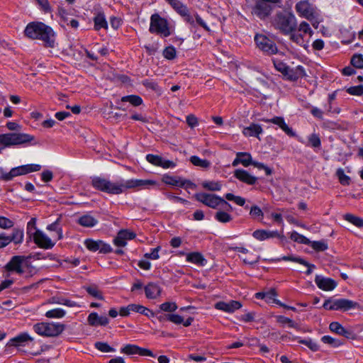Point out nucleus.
Listing matches in <instances>:
<instances>
[{
  "label": "nucleus",
  "mask_w": 363,
  "mask_h": 363,
  "mask_svg": "<svg viewBox=\"0 0 363 363\" xmlns=\"http://www.w3.org/2000/svg\"><path fill=\"white\" fill-rule=\"evenodd\" d=\"M154 184L155 182L148 179H131L113 182L102 177L91 178V186L95 189L110 195H118L125 193L127 189L144 188Z\"/></svg>",
  "instance_id": "nucleus-1"
},
{
  "label": "nucleus",
  "mask_w": 363,
  "mask_h": 363,
  "mask_svg": "<svg viewBox=\"0 0 363 363\" xmlns=\"http://www.w3.org/2000/svg\"><path fill=\"white\" fill-rule=\"evenodd\" d=\"M30 256L14 255L4 266L6 272L22 276L24 278H31L35 276L38 269L33 265Z\"/></svg>",
  "instance_id": "nucleus-2"
},
{
  "label": "nucleus",
  "mask_w": 363,
  "mask_h": 363,
  "mask_svg": "<svg viewBox=\"0 0 363 363\" xmlns=\"http://www.w3.org/2000/svg\"><path fill=\"white\" fill-rule=\"evenodd\" d=\"M25 35L31 39L40 40L45 47L54 48L55 33L52 28L42 22H31L24 30Z\"/></svg>",
  "instance_id": "nucleus-3"
},
{
  "label": "nucleus",
  "mask_w": 363,
  "mask_h": 363,
  "mask_svg": "<svg viewBox=\"0 0 363 363\" xmlns=\"http://www.w3.org/2000/svg\"><path fill=\"white\" fill-rule=\"evenodd\" d=\"M33 328L40 336L57 337L65 330V325L55 322H41L35 324Z\"/></svg>",
  "instance_id": "nucleus-4"
},
{
  "label": "nucleus",
  "mask_w": 363,
  "mask_h": 363,
  "mask_svg": "<svg viewBox=\"0 0 363 363\" xmlns=\"http://www.w3.org/2000/svg\"><path fill=\"white\" fill-rule=\"evenodd\" d=\"M274 26L284 34H289L296 30V21L292 13L279 12L274 18Z\"/></svg>",
  "instance_id": "nucleus-5"
},
{
  "label": "nucleus",
  "mask_w": 363,
  "mask_h": 363,
  "mask_svg": "<svg viewBox=\"0 0 363 363\" xmlns=\"http://www.w3.org/2000/svg\"><path fill=\"white\" fill-rule=\"evenodd\" d=\"M41 165L37 164H29L21 165L12 168L10 172H4V169L0 168L2 180L8 182L12 180L14 177L25 175L30 172L40 171Z\"/></svg>",
  "instance_id": "nucleus-6"
},
{
  "label": "nucleus",
  "mask_w": 363,
  "mask_h": 363,
  "mask_svg": "<svg viewBox=\"0 0 363 363\" xmlns=\"http://www.w3.org/2000/svg\"><path fill=\"white\" fill-rule=\"evenodd\" d=\"M149 31L163 37H168L171 35L167 20L161 17L158 13H153L151 16Z\"/></svg>",
  "instance_id": "nucleus-7"
},
{
  "label": "nucleus",
  "mask_w": 363,
  "mask_h": 363,
  "mask_svg": "<svg viewBox=\"0 0 363 363\" xmlns=\"http://www.w3.org/2000/svg\"><path fill=\"white\" fill-rule=\"evenodd\" d=\"M254 40L257 47L264 54L272 55L278 52V48L274 40L266 35L257 33Z\"/></svg>",
  "instance_id": "nucleus-8"
},
{
  "label": "nucleus",
  "mask_w": 363,
  "mask_h": 363,
  "mask_svg": "<svg viewBox=\"0 0 363 363\" xmlns=\"http://www.w3.org/2000/svg\"><path fill=\"white\" fill-rule=\"evenodd\" d=\"M269 3L263 0L257 1L252 7L251 13L260 20H265L273 10V7Z\"/></svg>",
  "instance_id": "nucleus-9"
},
{
  "label": "nucleus",
  "mask_w": 363,
  "mask_h": 363,
  "mask_svg": "<svg viewBox=\"0 0 363 363\" xmlns=\"http://www.w3.org/2000/svg\"><path fill=\"white\" fill-rule=\"evenodd\" d=\"M85 247L91 252L99 251L100 253L107 254L112 252L113 249L110 245L101 240H94L91 238L84 240Z\"/></svg>",
  "instance_id": "nucleus-10"
},
{
  "label": "nucleus",
  "mask_w": 363,
  "mask_h": 363,
  "mask_svg": "<svg viewBox=\"0 0 363 363\" xmlns=\"http://www.w3.org/2000/svg\"><path fill=\"white\" fill-rule=\"evenodd\" d=\"M195 198L198 201L211 208H217L220 205L221 197L216 194L197 193L195 194Z\"/></svg>",
  "instance_id": "nucleus-11"
},
{
  "label": "nucleus",
  "mask_w": 363,
  "mask_h": 363,
  "mask_svg": "<svg viewBox=\"0 0 363 363\" xmlns=\"http://www.w3.org/2000/svg\"><path fill=\"white\" fill-rule=\"evenodd\" d=\"M32 237L35 244L40 248L52 249L55 245V242H52L47 235L40 230H35Z\"/></svg>",
  "instance_id": "nucleus-12"
},
{
  "label": "nucleus",
  "mask_w": 363,
  "mask_h": 363,
  "mask_svg": "<svg viewBox=\"0 0 363 363\" xmlns=\"http://www.w3.org/2000/svg\"><path fill=\"white\" fill-rule=\"evenodd\" d=\"M121 352L128 355L138 354L140 356L155 357L151 350L131 344H128L122 347L121 349Z\"/></svg>",
  "instance_id": "nucleus-13"
},
{
  "label": "nucleus",
  "mask_w": 363,
  "mask_h": 363,
  "mask_svg": "<svg viewBox=\"0 0 363 363\" xmlns=\"http://www.w3.org/2000/svg\"><path fill=\"white\" fill-rule=\"evenodd\" d=\"M259 121L265 122V123H271L274 125H277L279 128H281L287 135L289 137H295L296 133L291 128H290L285 122V120L283 117L281 116H275L272 118H261Z\"/></svg>",
  "instance_id": "nucleus-14"
},
{
  "label": "nucleus",
  "mask_w": 363,
  "mask_h": 363,
  "mask_svg": "<svg viewBox=\"0 0 363 363\" xmlns=\"http://www.w3.org/2000/svg\"><path fill=\"white\" fill-rule=\"evenodd\" d=\"M163 182L169 185L186 187L187 189H193L195 187V184L191 181L183 179L178 177L164 176L163 177Z\"/></svg>",
  "instance_id": "nucleus-15"
},
{
  "label": "nucleus",
  "mask_w": 363,
  "mask_h": 363,
  "mask_svg": "<svg viewBox=\"0 0 363 363\" xmlns=\"http://www.w3.org/2000/svg\"><path fill=\"white\" fill-rule=\"evenodd\" d=\"M315 283L320 289L323 291H332L337 285V282L334 279L323 277L320 275L315 276Z\"/></svg>",
  "instance_id": "nucleus-16"
},
{
  "label": "nucleus",
  "mask_w": 363,
  "mask_h": 363,
  "mask_svg": "<svg viewBox=\"0 0 363 363\" xmlns=\"http://www.w3.org/2000/svg\"><path fill=\"white\" fill-rule=\"evenodd\" d=\"M334 303L335 311H347L359 306L357 302L346 298L334 299Z\"/></svg>",
  "instance_id": "nucleus-17"
},
{
  "label": "nucleus",
  "mask_w": 363,
  "mask_h": 363,
  "mask_svg": "<svg viewBox=\"0 0 363 363\" xmlns=\"http://www.w3.org/2000/svg\"><path fill=\"white\" fill-rule=\"evenodd\" d=\"M234 177L239 181L248 185L255 184L258 179L257 177L250 174L247 171L242 169H235Z\"/></svg>",
  "instance_id": "nucleus-18"
},
{
  "label": "nucleus",
  "mask_w": 363,
  "mask_h": 363,
  "mask_svg": "<svg viewBox=\"0 0 363 363\" xmlns=\"http://www.w3.org/2000/svg\"><path fill=\"white\" fill-rule=\"evenodd\" d=\"M33 338L28 333H21L11 339L9 345L15 347L26 346L28 342H33Z\"/></svg>",
  "instance_id": "nucleus-19"
},
{
  "label": "nucleus",
  "mask_w": 363,
  "mask_h": 363,
  "mask_svg": "<svg viewBox=\"0 0 363 363\" xmlns=\"http://www.w3.org/2000/svg\"><path fill=\"white\" fill-rule=\"evenodd\" d=\"M242 304L237 301H230L228 303L224 301H219L216 303L215 307L216 309L221 310L228 313H233L235 310L240 308Z\"/></svg>",
  "instance_id": "nucleus-20"
},
{
  "label": "nucleus",
  "mask_w": 363,
  "mask_h": 363,
  "mask_svg": "<svg viewBox=\"0 0 363 363\" xmlns=\"http://www.w3.org/2000/svg\"><path fill=\"white\" fill-rule=\"evenodd\" d=\"M252 236L260 241L265 240L269 238H284L283 235H281L278 231H269L265 230H255L252 233Z\"/></svg>",
  "instance_id": "nucleus-21"
},
{
  "label": "nucleus",
  "mask_w": 363,
  "mask_h": 363,
  "mask_svg": "<svg viewBox=\"0 0 363 363\" xmlns=\"http://www.w3.org/2000/svg\"><path fill=\"white\" fill-rule=\"evenodd\" d=\"M87 321L89 325L93 327L99 325L106 326L109 323V320L106 316H99L96 312H92L89 315Z\"/></svg>",
  "instance_id": "nucleus-22"
},
{
  "label": "nucleus",
  "mask_w": 363,
  "mask_h": 363,
  "mask_svg": "<svg viewBox=\"0 0 363 363\" xmlns=\"http://www.w3.org/2000/svg\"><path fill=\"white\" fill-rule=\"evenodd\" d=\"M245 137H255L259 139V135L263 133V129L259 124L251 123L249 126L245 127L242 130Z\"/></svg>",
  "instance_id": "nucleus-23"
},
{
  "label": "nucleus",
  "mask_w": 363,
  "mask_h": 363,
  "mask_svg": "<svg viewBox=\"0 0 363 363\" xmlns=\"http://www.w3.org/2000/svg\"><path fill=\"white\" fill-rule=\"evenodd\" d=\"M252 156L248 152H238L236 158L233 160L232 165L236 167L239 164H242L244 167H248L252 164Z\"/></svg>",
  "instance_id": "nucleus-24"
},
{
  "label": "nucleus",
  "mask_w": 363,
  "mask_h": 363,
  "mask_svg": "<svg viewBox=\"0 0 363 363\" xmlns=\"http://www.w3.org/2000/svg\"><path fill=\"white\" fill-rule=\"evenodd\" d=\"M186 260L188 262L195 264L200 267H203L207 263V260L204 258L203 255L199 252L188 253Z\"/></svg>",
  "instance_id": "nucleus-25"
},
{
  "label": "nucleus",
  "mask_w": 363,
  "mask_h": 363,
  "mask_svg": "<svg viewBox=\"0 0 363 363\" xmlns=\"http://www.w3.org/2000/svg\"><path fill=\"white\" fill-rule=\"evenodd\" d=\"M305 75L306 73L304 68L301 65H298L294 69H291L289 67L288 70L284 76L291 81H296Z\"/></svg>",
  "instance_id": "nucleus-26"
},
{
  "label": "nucleus",
  "mask_w": 363,
  "mask_h": 363,
  "mask_svg": "<svg viewBox=\"0 0 363 363\" xmlns=\"http://www.w3.org/2000/svg\"><path fill=\"white\" fill-rule=\"evenodd\" d=\"M162 289L159 285L155 283H149L145 287V296L147 298L155 299L160 296Z\"/></svg>",
  "instance_id": "nucleus-27"
},
{
  "label": "nucleus",
  "mask_w": 363,
  "mask_h": 363,
  "mask_svg": "<svg viewBox=\"0 0 363 363\" xmlns=\"http://www.w3.org/2000/svg\"><path fill=\"white\" fill-rule=\"evenodd\" d=\"M77 223L84 228H92L98 223V220L91 214L86 213L79 217Z\"/></svg>",
  "instance_id": "nucleus-28"
},
{
  "label": "nucleus",
  "mask_w": 363,
  "mask_h": 363,
  "mask_svg": "<svg viewBox=\"0 0 363 363\" xmlns=\"http://www.w3.org/2000/svg\"><path fill=\"white\" fill-rule=\"evenodd\" d=\"M281 259L284 260V261L294 262H296V263H298L300 264H302V265H304V266L307 267L308 269L306 272V274L307 275L311 274L312 273V269L315 268V265L314 264H310L309 262H308L305 259H302L301 257H298L284 256V257H281Z\"/></svg>",
  "instance_id": "nucleus-29"
},
{
  "label": "nucleus",
  "mask_w": 363,
  "mask_h": 363,
  "mask_svg": "<svg viewBox=\"0 0 363 363\" xmlns=\"http://www.w3.org/2000/svg\"><path fill=\"white\" fill-rule=\"evenodd\" d=\"M289 338L291 340H297L298 343L306 345L313 352H317L319 350V345L311 338L301 339L300 337L297 336H292Z\"/></svg>",
  "instance_id": "nucleus-30"
},
{
  "label": "nucleus",
  "mask_w": 363,
  "mask_h": 363,
  "mask_svg": "<svg viewBox=\"0 0 363 363\" xmlns=\"http://www.w3.org/2000/svg\"><path fill=\"white\" fill-rule=\"evenodd\" d=\"M94 29L99 30L101 28L108 29V23L103 12H99L94 17Z\"/></svg>",
  "instance_id": "nucleus-31"
},
{
  "label": "nucleus",
  "mask_w": 363,
  "mask_h": 363,
  "mask_svg": "<svg viewBox=\"0 0 363 363\" xmlns=\"http://www.w3.org/2000/svg\"><path fill=\"white\" fill-rule=\"evenodd\" d=\"M296 9L303 16H308L312 13L310 4L307 1H301L296 5Z\"/></svg>",
  "instance_id": "nucleus-32"
},
{
  "label": "nucleus",
  "mask_w": 363,
  "mask_h": 363,
  "mask_svg": "<svg viewBox=\"0 0 363 363\" xmlns=\"http://www.w3.org/2000/svg\"><path fill=\"white\" fill-rule=\"evenodd\" d=\"M9 237V244L13 242L14 244H20L23 240V230L18 228H14L12 231L11 235H7Z\"/></svg>",
  "instance_id": "nucleus-33"
},
{
  "label": "nucleus",
  "mask_w": 363,
  "mask_h": 363,
  "mask_svg": "<svg viewBox=\"0 0 363 363\" xmlns=\"http://www.w3.org/2000/svg\"><path fill=\"white\" fill-rule=\"evenodd\" d=\"M15 145L30 143L35 139L33 135L21 133H15Z\"/></svg>",
  "instance_id": "nucleus-34"
},
{
  "label": "nucleus",
  "mask_w": 363,
  "mask_h": 363,
  "mask_svg": "<svg viewBox=\"0 0 363 363\" xmlns=\"http://www.w3.org/2000/svg\"><path fill=\"white\" fill-rule=\"evenodd\" d=\"M121 102H128L133 106H139L143 104V99L138 95H127L121 99Z\"/></svg>",
  "instance_id": "nucleus-35"
},
{
  "label": "nucleus",
  "mask_w": 363,
  "mask_h": 363,
  "mask_svg": "<svg viewBox=\"0 0 363 363\" xmlns=\"http://www.w3.org/2000/svg\"><path fill=\"white\" fill-rule=\"evenodd\" d=\"M189 161L194 165L203 169H208L211 166V162L206 159H201L199 157L194 155L189 159Z\"/></svg>",
  "instance_id": "nucleus-36"
},
{
  "label": "nucleus",
  "mask_w": 363,
  "mask_h": 363,
  "mask_svg": "<svg viewBox=\"0 0 363 363\" xmlns=\"http://www.w3.org/2000/svg\"><path fill=\"white\" fill-rule=\"evenodd\" d=\"M15 133L0 135V144L5 146L15 145Z\"/></svg>",
  "instance_id": "nucleus-37"
},
{
  "label": "nucleus",
  "mask_w": 363,
  "mask_h": 363,
  "mask_svg": "<svg viewBox=\"0 0 363 363\" xmlns=\"http://www.w3.org/2000/svg\"><path fill=\"white\" fill-rule=\"evenodd\" d=\"M344 219L357 228H363V218L351 213L344 215Z\"/></svg>",
  "instance_id": "nucleus-38"
},
{
  "label": "nucleus",
  "mask_w": 363,
  "mask_h": 363,
  "mask_svg": "<svg viewBox=\"0 0 363 363\" xmlns=\"http://www.w3.org/2000/svg\"><path fill=\"white\" fill-rule=\"evenodd\" d=\"M84 289L86 292L92 297L99 300H104L102 292L99 289L97 286L90 285L84 287Z\"/></svg>",
  "instance_id": "nucleus-39"
},
{
  "label": "nucleus",
  "mask_w": 363,
  "mask_h": 363,
  "mask_svg": "<svg viewBox=\"0 0 363 363\" xmlns=\"http://www.w3.org/2000/svg\"><path fill=\"white\" fill-rule=\"evenodd\" d=\"M225 198L228 200L235 202L237 205L240 206H245V209H248V206H245V199L240 196H235L231 193H228L225 195Z\"/></svg>",
  "instance_id": "nucleus-40"
},
{
  "label": "nucleus",
  "mask_w": 363,
  "mask_h": 363,
  "mask_svg": "<svg viewBox=\"0 0 363 363\" xmlns=\"http://www.w3.org/2000/svg\"><path fill=\"white\" fill-rule=\"evenodd\" d=\"M336 176L340 183L343 186H348L350 184V177L345 174L343 169L339 168L336 171Z\"/></svg>",
  "instance_id": "nucleus-41"
},
{
  "label": "nucleus",
  "mask_w": 363,
  "mask_h": 363,
  "mask_svg": "<svg viewBox=\"0 0 363 363\" xmlns=\"http://www.w3.org/2000/svg\"><path fill=\"white\" fill-rule=\"evenodd\" d=\"M215 218L220 223H225L232 220L233 217L231 215L225 211H219L216 213Z\"/></svg>",
  "instance_id": "nucleus-42"
},
{
  "label": "nucleus",
  "mask_w": 363,
  "mask_h": 363,
  "mask_svg": "<svg viewBox=\"0 0 363 363\" xmlns=\"http://www.w3.org/2000/svg\"><path fill=\"white\" fill-rule=\"evenodd\" d=\"M65 311L62 308H55L45 313V316L48 318H60L65 315Z\"/></svg>",
  "instance_id": "nucleus-43"
},
{
  "label": "nucleus",
  "mask_w": 363,
  "mask_h": 363,
  "mask_svg": "<svg viewBox=\"0 0 363 363\" xmlns=\"http://www.w3.org/2000/svg\"><path fill=\"white\" fill-rule=\"evenodd\" d=\"M290 238L294 242H297L298 243L309 245L311 244V240L303 236V235L299 234L298 233L294 231L291 233Z\"/></svg>",
  "instance_id": "nucleus-44"
},
{
  "label": "nucleus",
  "mask_w": 363,
  "mask_h": 363,
  "mask_svg": "<svg viewBox=\"0 0 363 363\" xmlns=\"http://www.w3.org/2000/svg\"><path fill=\"white\" fill-rule=\"evenodd\" d=\"M277 321L281 324L285 325L287 324L289 328H298V325L293 320L290 319L284 315H277L276 316Z\"/></svg>",
  "instance_id": "nucleus-45"
},
{
  "label": "nucleus",
  "mask_w": 363,
  "mask_h": 363,
  "mask_svg": "<svg viewBox=\"0 0 363 363\" xmlns=\"http://www.w3.org/2000/svg\"><path fill=\"white\" fill-rule=\"evenodd\" d=\"M310 245L316 252H323L328 248V244L323 241H311Z\"/></svg>",
  "instance_id": "nucleus-46"
},
{
  "label": "nucleus",
  "mask_w": 363,
  "mask_h": 363,
  "mask_svg": "<svg viewBox=\"0 0 363 363\" xmlns=\"http://www.w3.org/2000/svg\"><path fill=\"white\" fill-rule=\"evenodd\" d=\"M351 65L358 69H363V55L361 54L354 55L350 60Z\"/></svg>",
  "instance_id": "nucleus-47"
},
{
  "label": "nucleus",
  "mask_w": 363,
  "mask_h": 363,
  "mask_svg": "<svg viewBox=\"0 0 363 363\" xmlns=\"http://www.w3.org/2000/svg\"><path fill=\"white\" fill-rule=\"evenodd\" d=\"M202 186L209 191H220L221 189V184L218 182H208L205 181L202 183Z\"/></svg>",
  "instance_id": "nucleus-48"
},
{
  "label": "nucleus",
  "mask_w": 363,
  "mask_h": 363,
  "mask_svg": "<svg viewBox=\"0 0 363 363\" xmlns=\"http://www.w3.org/2000/svg\"><path fill=\"white\" fill-rule=\"evenodd\" d=\"M273 64L275 69L277 71L280 72L282 74L285 75L289 68V66L286 63L283 62L280 60L274 59Z\"/></svg>",
  "instance_id": "nucleus-49"
},
{
  "label": "nucleus",
  "mask_w": 363,
  "mask_h": 363,
  "mask_svg": "<svg viewBox=\"0 0 363 363\" xmlns=\"http://www.w3.org/2000/svg\"><path fill=\"white\" fill-rule=\"evenodd\" d=\"M95 347L102 352H115V349L111 347L108 343L104 342H96L94 344Z\"/></svg>",
  "instance_id": "nucleus-50"
},
{
  "label": "nucleus",
  "mask_w": 363,
  "mask_h": 363,
  "mask_svg": "<svg viewBox=\"0 0 363 363\" xmlns=\"http://www.w3.org/2000/svg\"><path fill=\"white\" fill-rule=\"evenodd\" d=\"M177 308V305L174 302L167 301L160 305V309L165 312H174Z\"/></svg>",
  "instance_id": "nucleus-51"
},
{
  "label": "nucleus",
  "mask_w": 363,
  "mask_h": 363,
  "mask_svg": "<svg viewBox=\"0 0 363 363\" xmlns=\"http://www.w3.org/2000/svg\"><path fill=\"white\" fill-rule=\"evenodd\" d=\"M172 7L182 16L186 14V11L189 10L187 6L180 1L178 2H174Z\"/></svg>",
  "instance_id": "nucleus-52"
},
{
  "label": "nucleus",
  "mask_w": 363,
  "mask_h": 363,
  "mask_svg": "<svg viewBox=\"0 0 363 363\" xmlns=\"http://www.w3.org/2000/svg\"><path fill=\"white\" fill-rule=\"evenodd\" d=\"M321 341L325 344L333 345V347H338L342 343L340 340L332 337L330 335H324L321 337Z\"/></svg>",
  "instance_id": "nucleus-53"
},
{
  "label": "nucleus",
  "mask_w": 363,
  "mask_h": 363,
  "mask_svg": "<svg viewBox=\"0 0 363 363\" xmlns=\"http://www.w3.org/2000/svg\"><path fill=\"white\" fill-rule=\"evenodd\" d=\"M308 142L312 147H320L321 145V140L317 133H312L308 136Z\"/></svg>",
  "instance_id": "nucleus-54"
},
{
  "label": "nucleus",
  "mask_w": 363,
  "mask_h": 363,
  "mask_svg": "<svg viewBox=\"0 0 363 363\" xmlns=\"http://www.w3.org/2000/svg\"><path fill=\"white\" fill-rule=\"evenodd\" d=\"M176 50L173 46H168L163 50V56L167 60H174L176 57Z\"/></svg>",
  "instance_id": "nucleus-55"
},
{
  "label": "nucleus",
  "mask_w": 363,
  "mask_h": 363,
  "mask_svg": "<svg viewBox=\"0 0 363 363\" xmlns=\"http://www.w3.org/2000/svg\"><path fill=\"white\" fill-rule=\"evenodd\" d=\"M143 85L146 88L150 89L157 93L161 92L160 87L159 86L158 84L155 82L145 79L143 81Z\"/></svg>",
  "instance_id": "nucleus-56"
},
{
  "label": "nucleus",
  "mask_w": 363,
  "mask_h": 363,
  "mask_svg": "<svg viewBox=\"0 0 363 363\" xmlns=\"http://www.w3.org/2000/svg\"><path fill=\"white\" fill-rule=\"evenodd\" d=\"M47 230L50 231H55L57 234V240H60L62 238V228L58 226L57 220L48 225L47 226Z\"/></svg>",
  "instance_id": "nucleus-57"
},
{
  "label": "nucleus",
  "mask_w": 363,
  "mask_h": 363,
  "mask_svg": "<svg viewBox=\"0 0 363 363\" xmlns=\"http://www.w3.org/2000/svg\"><path fill=\"white\" fill-rule=\"evenodd\" d=\"M264 300L267 303H273L275 301L277 293L274 289H271L265 292Z\"/></svg>",
  "instance_id": "nucleus-58"
},
{
  "label": "nucleus",
  "mask_w": 363,
  "mask_h": 363,
  "mask_svg": "<svg viewBox=\"0 0 363 363\" xmlns=\"http://www.w3.org/2000/svg\"><path fill=\"white\" fill-rule=\"evenodd\" d=\"M347 92L351 95L361 96L363 94V85L350 86L347 89Z\"/></svg>",
  "instance_id": "nucleus-59"
},
{
  "label": "nucleus",
  "mask_w": 363,
  "mask_h": 363,
  "mask_svg": "<svg viewBox=\"0 0 363 363\" xmlns=\"http://www.w3.org/2000/svg\"><path fill=\"white\" fill-rule=\"evenodd\" d=\"M146 160L148 162L151 163L152 164L160 167L162 160V157L152 154H148L146 155Z\"/></svg>",
  "instance_id": "nucleus-60"
},
{
  "label": "nucleus",
  "mask_w": 363,
  "mask_h": 363,
  "mask_svg": "<svg viewBox=\"0 0 363 363\" xmlns=\"http://www.w3.org/2000/svg\"><path fill=\"white\" fill-rule=\"evenodd\" d=\"M250 215L253 218H263V212L261 210V208L255 205V206H252L251 208H250Z\"/></svg>",
  "instance_id": "nucleus-61"
},
{
  "label": "nucleus",
  "mask_w": 363,
  "mask_h": 363,
  "mask_svg": "<svg viewBox=\"0 0 363 363\" xmlns=\"http://www.w3.org/2000/svg\"><path fill=\"white\" fill-rule=\"evenodd\" d=\"M14 223L8 218L0 216V228L3 229H9L12 228Z\"/></svg>",
  "instance_id": "nucleus-62"
},
{
  "label": "nucleus",
  "mask_w": 363,
  "mask_h": 363,
  "mask_svg": "<svg viewBox=\"0 0 363 363\" xmlns=\"http://www.w3.org/2000/svg\"><path fill=\"white\" fill-rule=\"evenodd\" d=\"M166 318L167 320L174 323V324H182L183 323V318L178 314H166Z\"/></svg>",
  "instance_id": "nucleus-63"
},
{
  "label": "nucleus",
  "mask_w": 363,
  "mask_h": 363,
  "mask_svg": "<svg viewBox=\"0 0 363 363\" xmlns=\"http://www.w3.org/2000/svg\"><path fill=\"white\" fill-rule=\"evenodd\" d=\"M344 327L338 322H332L329 325V329L331 332L335 333L337 335H340Z\"/></svg>",
  "instance_id": "nucleus-64"
}]
</instances>
